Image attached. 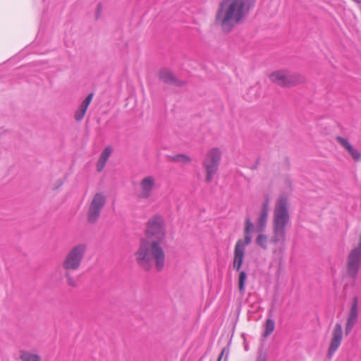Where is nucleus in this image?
I'll use <instances>...</instances> for the list:
<instances>
[{
    "label": "nucleus",
    "instance_id": "28",
    "mask_svg": "<svg viewBox=\"0 0 361 361\" xmlns=\"http://www.w3.org/2000/svg\"><path fill=\"white\" fill-rule=\"evenodd\" d=\"M225 352H226V348H223L221 350V354H220L217 361H221L222 360L223 355H224Z\"/></svg>",
    "mask_w": 361,
    "mask_h": 361
},
{
    "label": "nucleus",
    "instance_id": "32",
    "mask_svg": "<svg viewBox=\"0 0 361 361\" xmlns=\"http://www.w3.org/2000/svg\"><path fill=\"white\" fill-rule=\"evenodd\" d=\"M223 361H226V359H224Z\"/></svg>",
    "mask_w": 361,
    "mask_h": 361
},
{
    "label": "nucleus",
    "instance_id": "9",
    "mask_svg": "<svg viewBox=\"0 0 361 361\" xmlns=\"http://www.w3.org/2000/svg\"><path fill=\"white\" fill-rule=\"evenodd\" d=\"M105 202L106 197L103 194L98 192L94 195L88 210L87 217L90 222L94 223L97 220Z\"/></svg>",
    "mask_w": 361,
    "mask_h": 361
},
{
    "label": "nucleus",
    "instance_id": "23",
    "mask_svg": "<svg viewBox=\"0 0 361 361\" xmlns=\"http://www.w3.org/2000/svg\"><path fill=\"white\" fill-rule=\"evenodd\" d=\"M267 360V355L263 352L262 349H259L258 356L256 361H266Z\"/></svg>",
    "mask_w": 361,
    "mask_h": 361
},
{
    "label": "nucleus",
    "instance_id": "5",
    "mask_svg": "<svg viewBox=\"0 0 361 361\" xmlns=\"http://www.w3.org/2000/svg\"><path fill=\"white\" fill-rule=\"evenodd\" d=\"M271 81L281 87H291L305 82V77L297 73L288 70H279L269 75Z\"/></svg>",
    "mask_w": 361,
    "mask_h": 361
},
{
    "label": "nucleus",
    "instance_id": "26",
    "mask_svg": "<svg viewBox=\"0 0 361 361\" xmlns=\"http://www.w3.org/2000/svg\"><path fill=\"white\" fill-rule=\"evenodd\" d=\"M102 5L99 4L98 6H97V11H96V17L97 18H98L101 13H102Z\"/></svg>",
    "mask_w": 361,
    "mask_h": 361
},
{
    "label": "nucleus",
    "instance_id": "1",
    "mask_svg": "<svg viewBox=\"0 0 361 361\" xmlns=\"http://www.w3.org/2000/svg\"><path fill=\"white\" fill-rule=\"evenodd\" d=\"M146 233V238L141 240L135 253L137 263L145 269H149L154 263L157 269L161 270L164 266L165 255L160 243L165 237V229L161 216L155 215L149 221Z\"/></svg>",
    "mask_w": 361,
    "mask_h": 361
},
{
    "label": "nucleus",
    "instance_id": "16",
    "mask_svg": "<svg viewBox=\"0 0 361 361\" xmlns=\"http://www.w3.org/2000/svg\"><path fill=\"white\" fill-rule=\"evenodd\" d=\"M215 26H220L223 31L226 29V1L223 0L217 11L215 23Z\"/></svg>",
    "mask_w": 361,
    "mask_h": 361
},
{
    "label": "nucleus",
    "instance_id": "17",
    "mask_svg": "<svg viewBox=\"0 0 361 361\" xmlns=\"http://www.w3.org/2000/svg\"><path fill=\"white\" fill-rule=\"evenodd\" d=\"M159 77L160 80L166 83L179 85L177 80L174 78L171 71L168 68H163L159 71Z\"/></svg>",
    "mask_w": 361,
    "mask_h": 361
},
{
    "label": "nucleus",
    "instance_id": "27",
    "mask_svg": "<svg viewBox=\"0 0 361 361\" xmlns=\"http://www.w3.org/2000/svg\"><path fill=\"white\" fill-rule=\"evenodd\" d=\"M66 277L68 278V284H69L70 286H75V281H74L72 278H71V277L69 276V275H68V273L66 274Z\"/></svg>",
    "mask_w": 361,
    "mask_h": 361
},
{
    "label": "nucleus",
    "instance_id": "2",
    "mask_svg": "<svg viewBox=\"0 0 361 361\" xmlns=\"http://www.w3.org/2000/svg\"><path fill=\"white\" fill-rule=\"evenodd\" d=\"M288 197L281 194L277 199L274 209L273 234L270 243L284 244L286 241V227L290 221Z\"/></svg>",
    "mask_w": 361,
    "mask_h": 361
},
{
    "label": "nucleus",
    "instance_id": "13",
    "mask_svg": "<svg viewBox=\"0 0 361 361\" xmlns=\"http://www.w3.org/2000/svg\"><path fill=\"white\" fill-rule=\"evenodd\" d=\"M269 197L267 196L264 202L262 203L260 214L257 221V230L259 233L263 232L264 231L267 224L268 214L269 210Z\"/></svg>",
    "mask_w": 361,
    "mask_h": 361
},
{
    "label": "nucleus",
    "instance_id": "24",
    "mask_svg": "<svg viewBox=\"0 0 361 361\" xmlns=\"http://www.w3.org/2000/svg\"><path fill=\"white\" fill-rule=\"evenodd\" d=\"M106 161L104 160H102L99 158V161H98V163H97V171H102V169H104L105 164H106Z\"/></svg>",
    "mask_w": 361,
    "mask_h": 361
},
{
    "label": "nucleus",
    "instance_id": "8",
    "mask_svg": "<svg viewBox=\"0 0 361 361\" xmlns=\"http://www.w3.org/2000/svg\"><path fill=\"white\" fill-rule=\"evenodd\" d=\"M221 159V152L217 148L210 149L204 159L203 165L207 173L206 180L210 182L216 173Z\"/></svg>",
    "mask_w": 361,
    "mask_h": 361
},
{
    "label": "nucleus",
    "instance_id": "19",
    "mask_svg": "<svg viewBox=\"0 0 361 361\" xmlns=\"http://www.w3.org/2000/svg\"><path fill=\"white\" fill-rule=\"evenodd\" d=\"M267 241L268 238L267 235L265 234H259L257 237L256 238L255 242L256 244L260 247L263 250H267Z\"/></svg>",
    "mask_w": 361,
    "mask_h": 361
},
{
    "label": "nucleus",
    "instance_id": "11",
    "mask_svg": "<svg viewBox=\"0 0 361 361\" xmlns=\"http://www.w3.org/2000/svg\"><path fill=\"white\" fill-rule=\"evenodd\" d=\"M155 187L156 178L152 176H145L140 183L139 197L142 198L150 197Z\"/></svg>",
    "mask_w": 361,
    "mask_h": 361
},
{
    "label": "nucleus",
    "instance_id": "30",
    "mask_svg": "<svg viewBox=\"0 0 361 361\" xmlns=\"http://www.w3.org/2000/svg\"><path fill=\"white\" fill-rule=\"evenodd\" d=\"M286 164L288 166V168H289L290 167L289 159L288 157H286Z\"/></svg>",
    "mask_w": 361,
    "mask_h": 361
},
{
    "label": "nucleus",
    "instance_id": "4",
    "mask_svg": "<svg viewBox=\"0 0 361 361\" xmlns=\"http://www.w3.org/2000/svg\"><path fill=\"white\" fill-rule=\"evenodd\" d=\"M257 0H227V33L239 24L244 23Z\"/></svg>",
    "mask_w": 361,
    "mask_h": 361
},
{
    "label": "nucleus",
    "instance_id": "3",
    "mask_svg": "<svg viewBox=\"0 0 361 361\" xmlns=\"http://www.w3.org/2000/svg\"><path fill=\"white\" fill-rule=\"evenodd\" d=\"M253 228L254 224L251 221L250 217L247 216L245 223L244 240L239 239L234 249L233 269L239 272L238 283V290L241 295H244L245 293V284L247 279V274L245 271L240 270V269L244 260L245 246L249 245L252 240L250 231H252Z\"/></svg>",
    "mask_w": 361,
    "mask_h": 361
},
{
    "label": "nucleus",
    "instance_id": "10",
    "mask_svg": "<svg viewBox=\"0 0 361 361\" xmlns=\"http://www.w3.org/2000/svg\"><path fill=\"white\" fill-rule=\"evenodd\" d=\"M343 337L342 326L341 324L337 323L332 333V338L331 340L330 345L328 349L327 357L331 359L335 352L340 346Z\"/></svg>",
    "mask_w": 361,
    "mask_h": 361
},
{
    "label": "nucleus",
    "instance_id": "20",
    "mask_svg": "<svg viewBox=\"0 0 361 361\" xmlns=\"http://www.w3.org/2000/svg\"><path fill=\"white\" fill-rule=\"evenodd\" d=\"M20 359L22 361H40L39 356L26 351L21 352Z\"/></svg>",
    "mask_w": 361,
    "mask_h": 361
},
{
    "label": "nucleus",
    "instance_id": "22",
    "mask_svg": "<svg viewBox=\"0 0 361 361\" xmlns=\"http://www.w3.org/2000/svg\"><path fill=\"white\" fill-rule=\"evenodd\" d=\"M112 152V149L111 147H106L104 151L102 152L100 159L104 161H107L109 157H110L111 154Z\"/></svg>",
    "mask_w": 361,
    "mask_h": 361
},
{
    "label": "nucleus",
    "instance_id": "29",
    "mask_svg": "<svg viewBox=\"0 0 361 361\" xmlns=\"http://www.w3.org/2000/svg\"><path fill=\"white\" fill-rule=\"evenodd\" d=\"M285 181H286V183L289 187H291V184H292V183H291V180H290V179L289 178H287L286 179V180H285Z\"/></svg>",
    "mask_w": 361,
    "mask_h": 361
},
{
    "label": "nucleus",
    "instance_id": "7",
    "mask_svg": "<svg viewBox=\"0 0 361 361\" xmlns=\"http://www.w3.org/2000/svg\"><path fill=\"white\" fill-rule=\"evenodd\" d=\"M85 250L86 245L85 244H79L73 247V249H71L68 253L63 263V268L66 271L78 269L80 267Z\"/></svg>",
    "mask_w": 361,
    "mask_h": 361
},
{
    "label": "nucleus",
    "instance_id": "14",
    "mask_svg": "<svg viewBox=\"0 0 361 361\" xmlns=\"http://www.w3.org/2000/svg\"><path fill=\"white\" fill-rule=\"evenodd\" d=\"M336 140L348 152L354 161L358 162L360 161L361 152L355 149L347 139L341 136H336Z\"/></svg>",
    "mask_w": 361,
    "mask_h": 361
},
{
    "label": "nucleus",
    "instance_id": "15",
    "mask_svg": "<svg viewBox=\"0 0 361 361\" xmlns=\"http://www.w3.org/2000/svg\"><path fill=\"white\" fill-rule=\"evenodd\" d=\"M93 96H94L93 93L89 94L87 95V97L82 102V103L80 104V105L76 110L74 117L77 121H80L81 120L83 119V118L85 115L86 111H87L90 102L92 100Z\"/></svg>",
    "mask_w": 361,
    "mask_h": 361
},
{
    "label": "nucleus",
    "instance_id": "21",
    "mask_svg": "<svg viewBox=\"0 0 361 361\" xmlns=\"http://www.w3.org/2000/svg\"><path fill=\"white\" fill-rule=\"evenodd\" d=\"M172 160L176 162L187 164L190 161V159L185 154H178L172 157Z\"/></svg>",
    "mask_w": 361,
    "mask_h": 361
},
{
    "label": "nucleus",
    "instance_id": "25",
    "mask_svg": "<svg viewBox=\"0 0 361 361\" xmlns=\"http://www.w3.org/2000/svg\"><path fill=\"white\" fill-rule=\"evenodd\" d=\"M259 162H260V157H258L257 159H256V161L255 163L254 164V165H252L251 167H250V169L251 170H256L259 164Z\"/></svg>",
    "mask_w": 361,
    "mask_h": 361
},
{
    "label": "nucleus",
    "instance_id": "18",
    "mask_svg": "<svg viewBox=\"0 0 361 361\" xmlns=\"http://www.w3.org/2000/svg\"><path fill=\"white\" fill-rule=\"evenodd\" d=\"M275 328V322L271 318L267 319L264 324V331L263 333L264 337H268L274 331Z\"/></svg>",
    "mask_w": 361,
    "mask_h": 361
},
{
    "label": "nucleus",
    "instance_id": "31",
    "mask_svg": "<svg viewBox=\"0 0 361 361\" xmlns=\"http://www.w3.org/2000/svg\"><path fill=\"white\" fill-rule=\"evenodd\" d=\"M245 350H248V345L247 344H245Z\"/></svg>",
    "mask_w": 361,
    "mask_h": 361
},
{
    "label": "nucleus",
    "instance_id": "12",
    "mask_svg": "<svg viewBox=\"0 0 361 361\" xmlns=\"http://www.w3.org/2000/svg\"><path fill=\"white\" fill-rule=\"evenodd\" d=\"M358 317V297L355 296L353 298L351 307L347 319L346 326L345 328V335H348L357 322Z\"/></svg>",
    "mask_w": 361,
    "mask_h": 361
},
{
    "label": "nucleus",
    "instance_id": "6",
    "mask_svg": "<svg viewBox=\"0 0 361 361\" xmlns=\"http://www.w3.org/2000/svg\"><path fill=\"white\" fill-rule=\"evenodd\" d=\"M361 266V234L359 236L357 245L350 250L347 257V274L355 280Z\"/></svg>",
    "mask_w": 361,
    "mask_h": 361
}]
</instances>
